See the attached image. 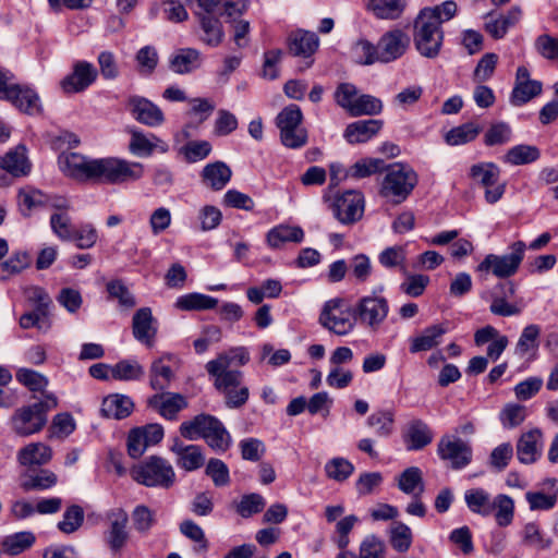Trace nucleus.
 Segmentation results:
<instances>
[{
  "mask_svg": "<svg viewBox=\"0 0 558 558\" xmlns=\"http://www.w3.org/2000/svg\"><path fill=\"white\" fill-rule=\"evenodd\" d=\"M413 41L421 56L434 59L439 54L444 32L435 10H421L414 21Z\"/></svg>",
  "mask_w": 558,
  "mask_h": 558,
  "instance_id": "obj_1",
  "label": "nucleus"
},
{
  "mask_svg": "<svg viewBox=\"0 0 558 558\" xmlns=\"http://www.w3.org/2000/svg\"><path fill=\"white\" fill-rule=\"evenodd\" d=\"M384 170H386V174L379 189L380 196L389 199L392 204H401L417 185V173L412 167L401 162L385 166Z\"/></svg>",
  "mask_w": 558,
  "mask_h": 558,
  "instance_id": "obj_2",
  "label": "nucleus"
},
{
  "mask_svg": "<svg viewBox=\"0 0 558 558\" xmlns=\"http://www.w3.org/2000/svg\"><path fill=\"white\" fill-rule=\"evenodd\" d=\"M58 407L53 393H44L38 402L17 409L12 417L13 430L20 436H29L40 432L47 423L49 411Z\"/></svg>",
  "mask_w": 558,
  "mask_h": 558,
  "instance_id": "obj_3",
  "label": "nucleus"
},
{
  "mask_svg": "<svg viewBox=\"0 0 558 558\" xmlns=\"http://www.w3.org/2000/svg\"><path fill=\"white\" fill-rule=\"evenodd\" d=\"M144 167L140 162H132L120 158L107 157L94 159V182L122 184L136 181L143 177Z\"/></svg>",
  "mask_w": 558,
  "mask_h": 558,
  "instance_id": "obj_4",
  "label": "nucleus"
},
{
  "mask_svg": "<svg viewBox=\"0 0 558 558\" xmlns=\"http://www.w3.org/2000/svg\"><path fill=\"white\" fill-rule=\"evenodd\" d=\"M132 478L146 487L169 489L175 483V472L171 463L159 456L147 457L131 470Z\"/></svg>",
  "mask_w": 558,
  "mask_h": 558,
  "instance_id": "obj_5",
  "label": "nucleus"
},
{
  "mask_svg": "<svg viewBox=\"0 0 558 558\" xmlns=\"http://www.w3.org/2000/svg\"><path fill=\"white\" fill-rule=\"evenodd\" d=\"M509 250V253L502 255L487 254L477 265L476 271L481 276L492 274L501 279L513 276L524 259L526 244L519 240L511 243Z\"/></svg>",
  "mask_w": 558,
  "mask_h": 558,
  "instance_id": "obj_6",
  "label": "nucleus"
},
{
  "mask_svg": "<svg viewBox=\"0 0 558 558\" xmlns=\"http://www.w3.org/2000/svg\"><path fill=\"white\" fill-rule=\"evenodd\" d=\"M303 113L298 105L284 107L276 118V125L280 130L282 145L296 149L307 143V132L301 126Z\"/></svg>",
  "mask_w": 558,
  "mask_h": 558,
  "instance_id": "obj_7",
  "label": "nucleus"
},
{
  "mask_svg": "<svg viewBox=\"0 0 558 558\" xmlns=\"http://www.w3.org/2000/svg\"><path fill=\"white\" fill-rule=\"evenodd\" d=\"M8 72L0 70V99L11 101L16 108L27 114L41 112L40 99L37 93L31 88H23L16 84H10Z\"/></svg>",
  "mask_w": 558,
  "mask_h": 558,
  "instance_id": "obj_8",
  "label": "nucleus"
},
{
  "mask_svg": "<svg viewBox=\"0 0 558 558\" xmlns=\"http://www.w3.org/2000/svg\"><path fill=\"white\" fill-rule=\"evenodd\" d=\"M364 196L361 192L350 190L338 196L331 204L333 217L342 225L357 222L364 214Z\"/></svg>",
  "mask_w": 558,
  "mask_h": 558,
  "instance_id": "obj_9",
  "label": "nucleus"
},
{
  "mask_svg": "<svg viewBox=\"0 0 558 558\" xmlns=\"http://www.w3.org/2000/svg\"><path fill=\"white\" fill-rule=\"evenodd\" d=\"M232 359L223 353L207 362L205 366L207 373L215 378L214 386L219 392L238 388L242 384L243 373L238 369H230Z\"/></svg>",
  "mask_w": 558,
  "mask_h": 558,
  "instance_id": "obj_10",
  "label": "nucleus"
},
{
  "mask_svg": "<svg viewBox=\"0 0 558 558\" xmlns=\"http://www.w3.org/2000/svg\"><path fill=\"white\" fill-rule=\"evenodd\" d=\"M437 453L444 461H449L452 469L459 470L472 460L471 446L458 437L445 435L437 445Z\"/></svg>",
  "mask_w": 558,
  "mask_h": 558,
  "instance_id": "obj_11",
  "label": "nucleus"
},
{
  "mask_svg": "<svg viewBox=\"0 0 558 558\" xmlns=\"http://www.w3.org/2000/svg\"><path fill=\"white\" fill-rule=\"evenodd\" d=\"M525 299L515 295L514 284L510 281L499 283L493 293L492 314H519L526 307Z\"/></svg>",
  "mask_w": 558,
  "mask_h": 558,
  "instance_id": "obj_12",
  "label": "nucleus"
},
{
  "mask_svg": "<svg viewBox=\"0 0 558 558\" xmlns=\"http://www.w3.org/2000/svg\"><path fill=\"white\" fill-rule=\"evenodd\" d=\"M410 45V37L400 28L386 32L377 43L379 62L389 63L401 58Z\"/></svg>",
  "mask_w": 558,
  "mask_h": 558,
  "instance_id": "obj_13",
  "label": "nucleus"
},
{
  "mask_svg": "<svg viewBox=\"0 0 558 558\" xmlns=\"http://www.w3.org/2000/svg\"><path fill=\"white\" fill-rule=\"evenodd\" d=\"M126 108L137 122L147 126L156 128L165 121L162 110L145 97L130 96L126 101Z\"/></svg>",
  "mask_w": 558,
  "mask_h": 558,
  "instance_id": "obj_14",
  "label": "nucleus"
},
{
  "mask_svg": "<svg viewBox=\"0 0 558 558\" xmlns=\"http://www.w3.org/2000/svg\"><path fill=\"white\" fill-rule=\"evenodd\" d=\"M59 165L66 177L83 182L93 180L94 159L78 153H69L59 157Z\"/></svg>",
  "mask_w": 558,
  "mask_h": 558,
  "instance_id": "obj_15",
  "label": "nucleus"
},
{
  "mask_svg": "<svg viewBox=\"0 0 558 558\" xmlns=\"http://www.w3.org/2000/svg\"><path fill=\"white\" fill-rule=\"evenodd\" d=\"M170 451L175 454L177 465L186 472L198 470L205 464L202 447L186 445L178 437L173 438Z\"/></svg>",
  "mask_w": 558,
  "mask_h": 558,
  "instance_id": "obj_16",
  "label": "nucleus"
},
{
  "mask_svg": "<svg viewBox=\"0 0 558 558\" xmlns=\"http://www.w3.org/2000/svg\"><path fill=\"white\" fill-rule=\"evenodd\" d=\"M108 518L110 525L105 532V541L111 551L119 553L128 543L129 532L126 530L129 517L123 509L112 510Z\"/></svg>",
  "mask_w": 558,
  "mask_h": 558,
  "instance_id": "obj_17",
  "label": "nucleus"
},
{
  "mask_svg": "<svg viewBox=\"0 0 558 558\" xmlns=\"http://www.w3.org/2000/svg\"><path fill=\"white\" fill-rule=\"evenodd\" d=\"M97 77L94 65L86 61H78L74 64L73 72L63 78L61 87L64 93H80L92 85Z\"/></svg>",
  "mask_w": 558,
  "mask_h": 558,
  "instance_id": "obj_18",
  "label": "nucleus"
},
{
  "mask_svg": "<svg viewBox=\"0 0 558 558\" xmlns=\"http://www.w3.org/2000/svg\"><path fill=\"white\" fill-rule=\"evenodd\" d=\"M148 405L167 420H175L178 413L187 407L184 396L175 392H161L151 396Z\"/></svg>",
  "mask_w": 558,
  "mask_h": 558,
  "instance_id": "obj_19",
  "label": "nucleus"
},
{
  "mask_svg": "<svg viewBox=\"0 0 558 558\" xmlns=\"http://www.w3.org/2000/svg\"><path fill=\"white\" fill-rule=\"evenodd\" d=\"M542 432L538 428L523 433L517 442V457L523 464L534 463L541 456Z\"/></svg>",
  "mask_w": 558,
  "mask_h": 558,
  "instance_id": "obj_20",
  "label": "nucleus"
},
{
  "mask_svg": "<svg viewBox=\"0 0 558 558\" xmlns=\"http://www.w3.org/2000/svg\"><path fill=\"white\" fill-rule=\"evenodd\" d=\"M381 120H360L347 125L343 137L350 144H360L369 141L383 128Z\"/></svg>",
  "mask_w": 558,
  "mask_h": 558,
  "instance_id": "obj_21",
  "label": "nucleus"
},
{
  "mask_svg": "<svg viewBox=\"0 0 558 558\" xmlns=\"http://www.w3.org/2000/svg\"><path fill=\"white\" fill-rule=\"evenodd\" d=\"M203 439L216 450L226 451L231 444V437L223 424L215 416L206 414Z\"/></svg>",
  "mask_w": 558,
  "mask_h": 558,
  "instance_id": "obj_22",
  "label": "nucleus"
},
{
  "mask_svg": "<svg viewBox=\"0 0 558 558\" xmlns=\"http://www.w3.org/2000/svg\"><path fill=\"white\" fill-rule=\"evenodd\" d=\"M318 45V36L308 31L298 29L288 38L289 51L293 56L308 58L317 50Z\"/></svg>",
  "mask_w": 558,
  "mask_h": 558,
  "instance_id": "obj_23",
  "label": "nucleus"
},
{
  "mask_svg": "<svg viewBox=\"0 0 558 558\" xmlns=\"http://www.w3.org/2000/svg\"><path fill=\"white\" fill-rule=\"evenodd\" d=\"M134 409L132 399L124 395H110L102 400L100 412L107 418L123 420Z\"/></svg>",
  "mask_w": 558,
  "mask_h": 558,
  "instance_id": "obj_24",
  "label": "nucleus"
},
{
  "mask_svg": "<svg viewBox=\"0 0 558 558\" xmlns=\"http://www.w3.org/2000/svg\"><path fill=\"white\" fill-rule=\"evenodd\" d=\"M203 183L214 191L222 190L231 180L232 171L222 161L208 163L202 171Z\"/></svg>",
  "mask_w": 558,
  "mask_h": 558,
  "instance_id": "obj_25",
  "label": "nucleus"
},
{
  "mask_svg": "<svg viewBox=\"0 0 558 558\" xmlns=\"http://www.w3.org/2000/svg\"><path fill=\"white\" fill-rule=\"evenodd\" d=\"M197 17L203 32L201 40L210 47L219 46L225 38L220 20L214 14H197Z\"/></svg>",
  "mask_w": 558,
  "mask_h": 558,
  "instance_id": "obj_26",
  "label": "nucleus"
},
{
  "mask_svg": "<svg viewBox=\"0 0 558 558\" xmlns=\"http://www.w3.org/2000/svg\"><path fill=\"white\" fill-rule=\"evenodd\" d=\"M201 52L193 48L179 49L170 59V69L179 74L190 73L201 66Z\"/></svg>",
  "mask_w": 558,
  "mask_h": 558,
  "instance_id": "obj_27",
  "label": "nucleus"
},
{
  "mask_svg": "<svg viewBox=\"0 0 558 558\" xmlns=\"http://www.w3.org/2000/svg\"><path fill=\"white\" fill-rule=\"evenodd\" d=\"M404 440L408 450H421L432 442L433 434L425 422L414 420L409 424Z\"/></svg>",
  "mask_w": 558,
  "mask_h": 558,
  "instance_id": "obj_28",
  "label": "nucleus"
},
{
  "mask_svg": "<svg viewBox=\"0 0 558 558\" xmlns=\"http://www.w3.org/2000/svg\"><path fill=\"white\" fill-rule=\"evenodd\" d=\"M218 300L202 293L193 292L181 295L174 303V308L181 312L208 311L216 308Z\"/></svg>",
  "mask_w": 558,
  "mask_h": 558,
  "instance_id": "obj_29",
  "label": "nucleus"
},
{
  "mask_svg": "<svg viewBox=\"0 0 558 558\" xmlns=\"http://www.w3.org/2000/svg\"><path fill=\"white\" fill-rule=\"evenodd\" d=\"M0 166L14 177L25 175L29 172L31 165L26 157L25 146H17L0 158Z\"/></svg>",
  "mask_w": 558,
  "mask_h": 558,
  "instance_id": "obj_30",
  "label": "nucleus"
},
{
  "mask_svg": "<svg viewBox=\"0 0 558 558\" xmlns=\"http://www.w3.org/2000/svg\"><path fill=\"white\" fill-rule=\"evenodd\" d=\"M304 239V231L298 226L280 225L267 233V243L272 248L280 247L283 243H300Z\"/></svg>",
  "mask_w": 558,
  "mask_h": 558,
  "instance_id": "obj_31",
  "label": "nucleus"
},
{
  "mask_svg": "<svg viewBox=\"0 0 558 558\" xmlns=\"http://www.w3.org/2000/svg\"><path fill=\"white\" fill-rule=\"evenodd\" d=\"M464 500L471 512L482 517L493 513V499L483 488H471L465 492Z\"/></svg>",
  "mask_w": 558,
  "mask_h": 558,
  "instance_id": "obj_32",
  "label": "nucleus"
},
{
  "mask_svg": "<svg viewBox=\"0 0 558 558\" xmlns=\"http://www.w3.org/2000/svg\"><path fill=\"white\" fill-rule=\"evenodd\" d=\"M174 378L170 365L163 363V359H156L149 367V386L157 391L166 390Z\"/></svg>",
  "mask_w": 558,
  "mask_h": 558,
  "instance_id": "obj_33",
  "label": "nucleus"
},
{
  "mask_svg": "<svg viewBox=\"0 0 558 558\" xmlns=\"http://www.w3.org/2000/svg\"><path fill=\"white\" fill-rule=\"evenodd\" d=\"M399 489L408 495L420 497L424 492L423 473L417 466H410L405 469L398 478Z\"/></svg>",
  "mask_w": 558,
  "mask_h": 558,
  "instance_id": "obj_34",
  "label": "nucleus"
},
{
  "mask_svg": "<svg viewBox=\"0 0 558 558\" xmlns=\"http://www.w3.org/2000/svg\"><path fill=\"white\" fill-rule=\"evenodd\" d=\"M36 542V536L31 531L17 532L3 538L1 545L9 556H17L29 549Z\"/></svg>",
  "mask_w": 558,
  "mask_h": 558,
  "instance_id": "obj_35",
  "label": "nucleus"
},
{
  "mask_svg": "<svg viewBox=\"0 0 558 558\" xmlns=\"http://www.w3.org/2000/svg\"><path fill=\"white\" fill-rule=\"evenodd\" d=\"M521 14V9L519 7H513L507 14L487 22L485 28L494 38L500 39L507 34L510 27L514 26L520 21Z\"/></svg>",
  "mask_w": 558,
  "mask_h": 558,
  "instance_id": "obj_36",
  "label": "nucleus"
},
{
  "mask_svg": "<svg viewBox=\"0 0 558 558\" xmlns=\"http://www.w3.org/2000/svg\"><path fill=\"white\" fill-rule=\"evenodd\" d=\"M481 131L482 128L478 124L466 122L448 131L445 135V141L450 146L464 145L474 141Z\"/></svg>",
  "mask_w": 558,
  "mask_h": 558,
  "instance_id": "obj_37",
  "label": "nucleus"
},
{
  "mask_svg": "<svg viewBox=\"0 0 558 558\" xmlns=\"http://www.w3.org/2000/svg\"><path fill=\"white\" fill-rule=\"evenodd\" d=\"M405 4V0H369L367 8L378 19L396 20L402 14Z\"/></svg>",
  "mask_w": 558,
  "mask_h": 558,
  "instance_id": "obj_38",
  "label": "nucleus"
},
{
  "mask_svg": "<svg viewBox=\"0 0 558 558\" xmlns=\"http://www.w3.org/2000/svg\"><path fill=\"white\" fill-rule=\"evenodd\" d=\"M51 459V449L41 442L29 444L19 452L22 465L45 464Z\"/></svg>",
  "mask_w": 558,
  "mask_h": 558,
  "instance_id": "obj_39",
  "label": "nucleus"
},
{
  "mask_svg": "<svg viewBox=\"0 0 558 558\" xmlns=\"http://www.w3.org/2000/svg\"><path fill=\"white\" fill-rule=\"evenodd\" d=\"M493 512H495V520L499 526L510 525L514 517L513 499L506 494H498L493 499Z\"/></svg>",
  "mask_w": 558,
  "mask_h": 558,
  "instance_id": "obj_40",
  "label": "nucleus"
},
{
  "mask_svg": "<svg viewBox=\"0 0 558 558\" xmlns=\"http://www.w3.org/2000/svg\"><path fill=\"white\" fill-rule=\"evenodd\" d=\"M541 156L536 146L520 144L511 147L504 156V161L513 166L536 161Z\"/></svg>",
  "mask_w": 558,
  "mask_h": 558,
  "instance_id": "obj_41",
  "label": "nucleus"
},
{
  "mask_svg": "<svg viewBox=\"0 0 558 558\" xmlns=\"http://www.w3.org/2000/svg\"><path fill=\"white\" fill-rule=\"evenodd\" d=\"M144 375V367L136 360H122L111 369V378L116 380H140Z\"/></svg>",
  "mask_w": 558,
  "mask_h": 558,
  "instance_id": "obj_42",
  "label": "nucleus"
},
{
  "mask_svg": "<svg viewBox=\"0 0 558 558\" xmlns=\"http://www.w3.org/2000/svg\"><path fill=\"white\" fill-rule=\"evenodd\" d=\"M543 85L539 81L529 83L514 82L513 89L510 95V102L515 107L525 105L534 97L542 93Z\"/></svg>",
  "mask_w": 558,
  "mask_h": 558,
  "instance_id": "obj_43",
  "label": "nucleus"
},
{
  "mask_svg": "<svg viewBox=\"0 0 558 558\" xmlns=\"http://www.w3.org/2000/svg\"><path fill=\"white\" fill-rule=\"evenodd\" d=\"M447 331L445 325H434L426 328L420 337L412 340L410 351L412 353L427 351L438 344V338Z\"/></svg>",
  "mask_w": 558,
  "mask_h": 558,
  "instance_id": "obj_44",
  "label": "nucleus"
},
{
  "mask_svg": "<svg viewBox=\"0 0 558 558\" xmlns=\"http://www.w3.org/2000/svg\"><path fill=\"white\" fill-rule=\"evenodd\" d=\"M470 175L481 185L490 187L498 183L500 169L494 162H481L471 167Z\"/></svg>",
  "mask_w": 558,
  "mask_h": 558,
  "instance_id": "obj_45",
  "label": "nucleus"
},
{
  "mask_svg": "<svg viewBox=\"0 0 558 558\" xmlns=\"http://www.w3.org/2000/svg\"><path fill=\"white\" fill-rule=\"evenodd\" d=\"M157 332V319L154 316H133L134 337L148 345H151Z\"/></svg>",
  "mask_w": 558,
  "mask_h": 558,
  "instance_id": "obj_46",
  "label": "nucleus"
},
{
  "mask_svg": "<svg viewBox=\"0 0 558 558\" xmlns=\"http://www.w3.org/2000/svg\"><path fill=\"white\" fill-rule=\"evenodd\" d=\"M47 194L33 187H25L19 192V205L22 215L29 216L32 209L45 207Z\"/></svg>",
  "mask_w": 558,
  "mask_h": 558,
  "instance_id": "obj_47",
  "label": "nucleus"
},
{
  "mask_svg": "<svg viewBox=\"0 0 558 558\" xmlns=\"http://www.w3.org/2000/svg\"><path fill=\"white\" fill-rule=\"evenodd\" d=\"M326 476L336 482L347 481L354 472V465L345 458L336 457L325 464Z\"/></svg>",
  "mask_w": 558,
  "mask_h": 558,
  "instance_id": "obj_48",
  "label": "nucleus"
},
{
  "mask_svg": "<svg viewBox=\"0 0 558 558\" xmlns=\"http://www.w3.org/2000/svg\"><path fill=\"white\" fill-rule=\"evenodd\" d=\"M31 264V256L27 252H14L7 260L0 264V279L16 275L26 269Z\"/></svg>",
  "mask_w": 558,
  "mask_h": 558,
  "instance_id": "obj_49",
  "label": "nucleus"
},
{
  "mask_svg": "<svg viewBox=\"0 0 558 558\" xmlns=\"http://www.w3.org/2000/svg\"><path fill=\"white\" fill-rule=\"evenodd\" d=\"M180 532L189 539L196 543L194 551L204 554L208 550L209 543L203 529L192 520H184L180 523Z\"/></svg>",
  "mask_w": 558,
  "mask_h": 558,
  "instance_id": "obj_50",
  "label": "nucleus"
},
{
  "mask_svg": "<svg viewBox=\"0 0 558 558\" xmlns=\"http://www.w3.org/2000/svg\"><path fill=\"white\" fill-rule=\"evenodd\" d=\"M522 542L525 546L532 547L536 550H544L549 548L551 541L546 538L539 525L535 522H529L522 530Z\"/></svg>",
  "mask_w": 558,
  "mask_h": 558,
  "instance_id": "obj_51",
  "label": "nucleus"
},
{
  "mask_svg": "<svg viewBox=\"0 0 558 558\" xmlns=\"http://www.w3.org/2000/svg\"><path fill=\"white\" fill-rule=\"evenodd\" d=\"M383 110V102L379 98H376L372 95L364 94L359 95L354 101V105L351 106V117H360V116H375L380 113Z\"/></svg>",
  "mask_w": 558,
  "mask_h": 558,
  "instance_id": "obj_52",
  "label": "nucleus"
},
{
  "mask_svg": "<svg viewBox=\"0 0 558 558\" xmlns=\"http://www.w3.org/2000/svg\"><path fill=\"white\" fill-rule=\"evenodd\" d=\"M385 161L379 158H364L352 165L348 174L354 179L371 177L385 169Z\"/></svg>",
  "mask_w": 558,
  "mask_h": 558,
  "instance_id": "obj_53",
  "label": "nucleus"
},
{
  "mask_svg": "<svg viewBox=\"0 0 558 558\" xmlns=\"http://www.w3.org/2000/svg\"><path fill=\"white\" fill-rule=\"evenodd\" d=\"M57 483L54 473L48 470H40L38 473L28 475L22 483L21 487L24 492L45 490Z\"/></svg>",
  "mask_w": 558,
  "mask_h": 558,
  "instance_id": "obj_54",
  "label": "nucleus"
},
{
  "mask_svg": "<svg viewBox=\"0 0 558 558\" xmlns=\"http://www.w3.org/2000/svg\"><path fill=\"white\" fill-rule=\"evenodd\" d=\"M319 323L335 335L345 336L355 325L356 316H319Z\"/></svg>",
  "mask_w": 558,
  "mask_h": 558,
  "instance_id": "obj_55",
  "label": "nucleus"
},
{
  "mask_svg": "<svg viewBox=\"0 0 558 558\" xmlns=\"http://www.w3.org/2000/svg\"><path fill=\"white\" fill-rule=\"evenodd\" d=\"M84 522V510L78 505H72L66 508L63 519L58 523V529L64 534L76 532Z\"/></svg>",
  "mask_w": 558,
  "mask_h": 558,
  "instance_id": "obj_56",
  "label": "nucleus"
},
{
  "mask_svg": "<svg viewBox=\"0 0 558 558\" xmlns=\"http://www.w3.org/2000/svg\"><path fill=\"white\" fill-rule=\"evenodd\" d=\"M352 52L356 62L360 64L371 65L376 62H379L378 46H374L371 41L366 39H359L354 44Z\"/></svg>",
  "mask_w": 558,
  "mask_h": 558,
  "instance_id": "obj_57",
  "label": "nucleus"
},
{
  "mask_svg": "<svg viewBox=\"0 0 558 558\" xmlns=\"http://www.w3.org/2000/svg\"><path fill=\"white\" fill-rule=\"evenodd\" d=\"M393 413L391 411H377L367 417V425L375 428L379 437H388L393 430Z\"/></svg>",
  "mask_w": 558,
  "mask_h": 558,
  "instance_id": "obj_58",
  "label": "nucleus"
},
{
  "mask_svg": "<svg viewBox=\"0 0 558 558\" xmlns=\"http://www.w3.org/2000/svg\"><path fill=\"white\" fill-rule=\"evenodd\" d=\"M390 543L393 549L399 553L409 550L412 544V532L402 522H395L390 527Z\"/></svg>",
  "mask_w": 558,
  "mask_h": 558,
  "instance_id": "obj_59",
  "label": "nucleus"
},
{
  "mask_svg": "<svg viewBox=\"0 0 558 558\" xmlns=\"http://www.w3.org/2000/svg\"><path fill=\"white\" fill-rule=\"evenodd\" d=\"M512 130L506 122L493 123L484 134V144L486 146L505 145L510 142Z\"/></svg>",
  "mask_w": 558,
  "mask_h": 558,
  "instance_id": "obj_60",
  "label": "nucleus"
},
{
  "mask_svg": "<svg viewBox=\"0 0 558 558\" xmlns=\"http://www.w3.org/2000/svg\"><path fill=\"white\" fill-rule=\"evenodd\" d=\"M134 529L141 534H147L156 523V514L145 505H138L132 512Z\"/></svg>",
  "mask_w": 558,
  "mask_h": 558,
  "instance_id": "obj_61",
  "label": "nucleus"
},
{
  "mask_svg": "<svg viewBox=\"0 0 558 558\" xmlns=\"http://www.w3.org/2000/svg\"><path fill=\"white\" fill-rule=\"evenodd\" d=\"M15 377L20 384L27 387L31 391H40L43 395L45 393L44 389L48 385V379L40 373L22 367L16 372Z\"/></svg>",
  "mask_w": 558,
  "mask_h": 558,
  "instance_id": "obj_62",
  "label": "nucleus"
},
{
  "mask_svg": "<svg viewBox=\"0 0 558 558\" xmlns=\"http://www.w3.org/2000/svg\"><path fill=\"white\" fill-rule=\"evenodd\" d=\"M386 545L384 541L374 535H367L363 538L359 549V558H385Z\"/></svg>",
  "mask_w": 558,
  "mask_h": 558,
  "instance_id": "obj_63",
  "label": "nucleus"
},
{
  "mask_svg": "<svg viewBox=\"0 0 558 558\" xmlns=\"http://www.w3.org/2000/svg\"><path fill=\"white\" fill-rule=\"evenodd\" d=\"M205 473L213 480L217 487L227 486L230 483V474L228 465L220 459H209Z\"/></svg>",
  "mask_w": 558,
  "mask_h": 558,
  "instance_id": "obj_64",
  "label": "nucleus"
}]
</instances>
